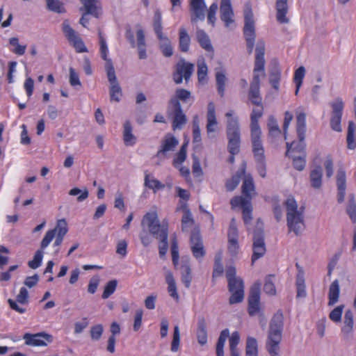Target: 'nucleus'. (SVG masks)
Here are the masks:
<instances>
[{"label": "nucleus", "instance_id": "33", "mask_svg": "<svg viewBox=\"0 0 356 356\" xmlns=\"http://www.w3.org/2000/svg\"><path fill=\"white\" fill-rule=\"evenodd\" d=\"M160 40L159 49L165 57H170L173 54V49L170 39L165 35L158 38Z\"/></svg>", "mask_w": 356, "mask_h": 356}, {"label": "nucleus", "instance_id": "47", "mask_svg": "<svg viewBox=\"0 0 356 356\" xmlns=\"http://www.w3.org/2000/svg\"><path fill=\"white\" fill-rule=\"evenodd\" d=\"M105 70L110 84L118 83L112 60L105 63Z\"/></svg>", "mask_w": 356, "mask_h": 356}, {"label": "nucleus", "instance_id": "53", "mask_svg": "<svg viewBox=\"0 0 356 356\" xmlns=\"http://www.w3.org/2000/svg\"><path fill=\"white\" fill-rule=\"evenodd\" d=\"M118 285V281L116 280H112L108 282L104 287V292L102 293V298L107 299L111 296L115 291Z\"/></svg>", "mask_w": 356, "mask_h": 356}, {"label": "nucleus", "instance_id": "49", "mask_svg": "<svg viewBox=\"0 0 356 356\" xmlns=\"http://www.w3.org/2000/svg\"><path fill=\"white\" fill-rule=\"evenodd\" d=\"M109 92L111 101L120 102L122 92L119 83L111 84Z\"/></svg>", "mask_w": 356, "mask_h": 356}, {"label": "nucleus", "instance_id": "54", "mask_svg": "<svg viewBox=\"0 0 356 356\" xmlns=\"http://www.w3.org/2000/svg\"><path fill=\"white\" fill-rule=\"evenodd\" d=\"M42 250L41 248L38 250L34 254L33 259L28 262L29 268L36 269L41 265L43 257Z\"/></svg>", "mask_w": 356, "mask_h": 356}, {"label": "nucleus", "instance_id": "60", "mask_svg": "<svg viewBox=\"0 0 356 356\" xmlns=\"http://www.w3.org/2000/svg\"><path fill=\"white\" fill-rule=\"evenodd\" d=\"M63 31L70 42H72V40L78 37L74 29L66 21L63 23Z\"/></svg>", "mask_w": 356, "mask_h": 356}, {"label": "nucleus", "instance_id": "50", "mask_svg": "<svg viewBox=\"0 0 356 356\" xmlns=\"http://www.w3.org/2000/svg\"><path fill=\"white\" fill-rule=\"evenodd\" d=\"M47 8L57 13L65 12L63 3L59 0H46Z\"/></svg>", "mask_w": 356, "mask_h": 356}, {"label": "nucleus", "instance_id": "8", "mask_svg": "<svg viewBox=\"0 0 356 356\" xmlns=\"http://www.w3.org/2000/svg\"><path fill=\"white\" fill-rule=\"evenodd\" d=\"M168 112L172 115V128L174 130L181 129L186 123V116L183 113L181 104L177 99H170L168 103Z\"/></svg>", "mask_w": 356, "mask_h": 356}, {"label": "nucleus", "instance_id": "56", "mask_svg": "<svg viewBox=\"0 0 356 356\" xmlns=\"http://www.w3.org/2000/svg\"><path fill=\"white\" fill-rule=\"evenodd\" d=\"M208 68L204 60L197 62V77L200 83L203 82L207 75Z\"/></svg>", "mask_w": 356, "mask_h": 356}, {"label": "nucleus", "instance_id": "39", "mask_svg": "<svg viewBox=\"0 0 356 356\" xmlns=\"http://www.w3.org/2000/svg\"><path fill=\"white\" fill-rule=\"evenodd\" d=\"M343 323H344V325L341 328V331L344 334L348 335V334H350L352 332L353 327V323H354L353 314L350 310H347L346 312L345 315H344Z\"/></svg>", "mask_w": 356, "mask_h": 356}, {"label": "nucleus", "instance_id": "1", "mask_svg": "<svg viewBox=\"0 0 356 356\" xmlns=\"http://www.w3.org/2000/svg\"><path fill=\"white\" fill-rule=\"evenodd\" d=\"M266 44L263 39H258L254 49V67L253 76L250 81L248 90V99L250 102L258 108H253L250 113V141L252 151L255 161H262L265 158L264 148L261 140V129L259 120L263 116L264 108L262 104V97L260 94L261 77L264 78L265 64L264 58Z\"/></svg>", "mask_w": 356, "mask_h": 356}, {"label": "nucleus", "instance_id": "11", "mask_svg": "<svg viewBox=\"0 0 356 356\" xmlns=\"http://www.w3.org/2000/svg\"><path fill=\"white\" fill-rule=\"evenodd\" d=\"M190 244L194 257L197 259H202L206 252L203 245L200 230L198 227H195L191 232Z\"/></svg>", "mask_w": 356, "mask_h": 356}, {"label": "nucleus", "instance_id": "7", "mask_svg": "<svg viewBox=\"0 0 356 356\" xmlns=\"http://www.w3.org/2000/svg\"><path fill=\"white\" fill-rule=\"evenodd\" d=\"M194 68L193 63L186 61L184 58L180 59L176 64L172 74L175 83L180 84L183 82V79L188 83L194 72Z\"/></svg>", "mask_w": 356, "mask_h": 356}, {"label": "nucleus", "instance_id": "6", "mask_svg": "<svg viewBox=\"0 0 356 356\" xmlns=\"http://www.w3.org/2000/svg\"><path fill=\"white\" fill-rule=\"evenodd\" d=\"M68 232L67 223L65 218L60 219L57 221L56 227L47 232L43 239L40 243V248H46L53 238L56 236V240L54 243V247L60 246L63 241V238Z\"/></svg>", "mask_w": 356, "mask_h": 356}, {"label": "nucleus", "instance_id": "14", "mask_svg": "<svg viewBox=\"0 0 356 356\" xmlns=\"http://www.w3.org/2000/svg\"><path fill=\"white\" fill-rule=\"evenodd\" d=\"M257 195V193L255 190L253 178L250 174H246V224L248 220L252 219V211L253 208L251 200Z\"/></svg>", "mask_w": 356, "mask_h": 356}, {"label": "nucleus", "instance_id": "55", "mask_svg": "<svg viewBox=\"0 0 356 356\" xmlns=\"http://www.w3.org/2000/svg\"><path fill=\"white\" fill-rule=\"evenodd\" d=\"M178 243L176 236L172 237L171 242V254L173 264L177 266L179 262V250Z\"/></svg>", "mask_w": 356, "mask_h": 356}, {"label": "nucleus", "instance_id": "5", "mask_svg": "<svg viewBox=\"0 0 356 356\" xmlns=\"http://www.w3.org/2000/svg\"><path fill=\"white\" fill-rule=\"evenodd\" d=\"M261 286L259 280L256 281L250 288L248 300V312L250 316H259L262 327L266 325V318L261 307Z\"/></svg>", "mask_w": 356, "mask_h": 356}, {"label": "nucleus", "instance_id": "27", "mask_svg": "<svg viewBox=\"0 0 356 356\" xmlns=\"http://www.w3.org/2000/svg\"><path fill=\"white\" fill-rule=\"evenodd\" d=\"M197 339L202 346L205 345L207 342V322L203 317L200 318L197 321Z\"/></svg>", "mask_w": 356, "mask_h": 356}, {"label": "nucleus", "instance_id": "41", "mask_svg": "<svg viewBox=\"0 0 356 356\" xmlns=\"http://www.w3.org/2000/svg\"><path fill=\"white\" fill-rule=\"evenodd\" d=\"M305 74V69L303 66L299 67L296 71L293 77V81L296 83L295 95L298 94L300 88L302 83V80Z\"/></svg>", "mask_w": 356, "mask_h": 356}, {"label": "nucleus", "instance_id": "51", "mask_svg": "<svg viewBox=\"0 0 356 356\" xmlns=\"http://www.w3.org/2000/svg\"><path fill=\"white\" fill-rule=\"evenodd\" d=\"M195 223L191 211H186V213H184L181 218V230L182 232H187L188 228L192 227Z\"/></svg>", "mask_w": 356, "mask_h": 356}, {"label": "nucleus", "instance_id": "19", "mask_svg": "<svg viewBox=\"0 0 356 356\" xmlns=\"http://www.w3.org/2000/svg\"><path fill=\"white\" fill-rule=\"evenodd\" d=\"M229 291L232 293L229 299L231 305L241 302L243 300V282L241 279H235V282L232 289L229 287Z\"/></svg>", "mask_w": 356, "mask_h": 356}, {"label": "nucleus", "instance_id": "52", "mask_svg": "<svg viewBox=\"0 0 356 356\" xmlns=\"http://www.w3.org/2000/svg\"><path fill=\"white\" fill-rule=\"evenodd\" d=\"M9 43L10 45L15 47L12 51L17 54L22 56L24 54L26 45H21L19 44V39L17 37H13L9 39Z\"/></svg>", "mask_w": 356, "mask_h": 356}, {"label": "nucleus", "instance_id": "22", "mask_svg": "<svg viewBox=\"0 0 356 356\" xmlns=\"http://www.w3.org/2000/svg\"><path fill=\"white\" fill-rule=\"evenodd\" d=\"M337 186L338 190L337 201L341 203L344 201L346 188V172L343 168H340L337 172Z\"/></svg>", "mask_w": 356, "mask_h": 356}, {"label": "nucleus", "instance_id": "20", "mask_svg": "<svg viewBox=\"0 0 356 356\" xmlns=\"http://www.w3.org/2000/svg\"><path fill=\"white\" fill-rule=\"evenodd\" d=\"M240 181H242L241 193H245V166L241 165L236 174L232 179L227 181L226 188L229 191H234L238 185Z\"/></svg>", "mask_w": 356, "mask_h": 356}, {"label": "nucleus", "instance_id": "45", "mask_svg": "<svg viewBox=\"0 0 356 356\" xmlns=\"http://www.w3.org/2000/svg\"><path fill=\"white\" fill-rule=\"evenodd\" d=\"M216 81L218 92L221 97H223L225 93V82L227 81L225 73L223 72H217L216 74Z\"/></svg>", "mask_w": 356, "mask_h": 356}, {"label": "nucleus", "instance_id": "64", "mask_svg": "<svg viewBox=\"0 0 356 356\" xmlns=\"http://www.w3.org/2000/svg\"><path fill=\"white\" fill-rule=\"evenodd\" d=\"M253 254L252 255L251 261L252 265L254 264L255 261L261 258L266 252V246L261 245L259 247H252Z\"/></svg>", "mask_w": 356, "mask_h": 356}, {"label": "nucleus", "instance_id": "57", "mask_svg": "<svg viewBox=\"0 0 356 356\" xmlns=\"http://www.w3.org/2000/svg\"><path fill=\"white\" fill-rule=\"evenodd\" d=\"M188 142L183 143L179 151L177 154V157L173 161V164L176 166L177 164L182 163L186 159V149Z\"/></svg>", "mask_w": 356, "mask_h": 356}, {"label": "nucleus", "instance_id": "31", "mask_svg": "<svg viewBox=\"0 0 356 356\" xmlns=\"http://www.w3.org/2000/svg\"><path fill=\"white\" fill-rule=\"evenodd\" d=\"M280 79L281 72L278 63L276 62L274 67L270 70L269 82L272 87L277 91L279 90Z\"/></svg>", "mask_w": 356, "mask_h": 356}, {"label": "nucleus", "instance_id": "43", "mask_svg": "<svg viewBox=\"0 0 356 356\" xmlns=\"http://www.w3.org/2000/svg\"><path fill=\"white\" fill-rule=\"evenodd\" d=\"M273 277L274 275H268L265 277L264 291L270 296H275L276 294V288L273 281Z\"/></svg>", "mask_w": 356, "mask_h": 356}, {"label": "nucleus", "instance_id": "26", "mask_svg": "<svg viewBox=\"0 0 356 356\" xmlns=\"http://www.w3.org/2000/svg\"><path fill=\"white\" fill-rule=\"evenodd\" d=\"M123 142L125 146H133L136 143V137L133 134V127L129 120H126L123 124Z\"/></svg>", "mask_w": 356, "mask_h": 356}, {"label": "nucleus", "instance_id": "61", "mask_svg": "<svg viewBox=\"0 0 356 356\" xmlns=\"http://www.w3.org/2000/svg\"><path fill=\"white\" fill-rule=\"evenodd\" d=\"M80 193L81 195L77 197L78 202H82L88 197L89 193L86 188L83 191L78 188H73L69 191V195L72 196L78 195Z\"/></svg>", "mask_w": 356, "mask_h": 356}, {"label": "nucleus", "instance_id": "2", "mask_svg": "<svg viewBox=\"0 0 356 356\" xmlns=\"http://www.w3.org/2000/svg\"><path fill=\"white\" fill-rule=\"evenodd\" d=\"M283 328L284 316L282 312L279 310L273 315L269 325L266 347L270 356L279 355Z\"/></svg>", "mask_w": 356, "mask_h": 356}, {"label": "nucleus", "instance_id": "59", "mask_svg": "<svg viewBox=\"0 0 356 356\" xmlns=\"http://www.w3.org/2000/svg\"><path fill=\"white\" fill-rule=\"evenodd\" d=\"M145 186L151 189H161L164 188V185L162 184L159 180L155 179H149V175L146 174L145 176Z\"/></svg>", "mask_w": 356, "mask_h": 356}, {"label": "nucleus", "instance_id": "40", "mask_svg": "<svg viewBox=\"0 0 356 356\" xmlns=\"http://www.w3.org/2000/svg\"><path fill=\"white\" fill-rule=\"evenodd\" d=\"M240 341V335L238 332H234L229 339V349L231 356H240L239 352L236 348Z\"/></svg>", "mask_w": 356, "mask_h": 356}, {"label": "nucleus", "instance_id": "16", "mask_svg": "<svg viewBox=\"0 0 356 356\" xmlns=\"http://www.w3.org/2000/svg\"><path fill=\"white\" fill-rule=\"evenodd\" d=\"M234 16L231 0H221L220 3V17L227 28L230 27L234 22Z\"/></svg>", "mask_w": 356, "mask_h": 356}, {"label": "nucleus", "instance_id": "17", "mask_svg": "<svg viewBox=\"0 0 356 356\" xmlns=\"http://www.w3.org/2000/svg\"><path fill=\"white\" fill-rule=\"evenodd\" d=\"M205 8L204 0H191L190 9L193 12L191 22H196L197 20H204L205 18Z\"/></svg>", "mask_w": 356, "mask_h": 356}, {"label": "nucleus", "instance_id": "48", "mask_svg": "<svg viewBox=\"0 0 356 356\" xmlns=\"http://www.w3.org/2000/svg\"><path fill=\"white\" fill-rule=\"evenodd\" d=\"M346 212L353 223L356 222V202L354 195H350Z\"/></svg>", "mask_w": 356, "mask_h": 356}, {"label": "nucleus", "instance_id": "10", "mask_svg": "<svg viewBox=\"0 0 356 356\" xmlns=\"http://www.w3.org/2000/svg\"><path fill=\"white\" fill-rule=\"evenodd\" d=\"M306 115L305 113H300L296 116V131L299 143L292 149L293 152L301 153L302 155H306L305 149V132H306Z\"/></svg>", "mask_w": 356, "mask_h": 356}, {"label": "nucleus", "instance_id": "15", "mask_svg": "<svg viewBox=\"0 0 356 356\" xmlns=\"http://www.w3.org/2000/svg\"><path fill=\"white\" fill-rule=\"evenodd\" d=\"M24 339L26 345L33 346H47V342L51 343L53 340L51 335L44 332L33 334L26 333L24 335Z\"/></svg>", "mask_w": 356, "mask_h": 356}, {"label": "nucleus", "instance_id": "24", "mask_svg": "<svg viewBox=\"0 0 356 356\" xmlns=\"http://www.w3.org/2000/svg\"><path fill=\"white\" fill-rule=\"evenodd\" d=\"M266 246L264 232V223L258 219L253 230L252 247Z\"/></svg>", "mask_w": 356, "mask_h": 356}, {"label": "nucleus", "instance_id": "32", "mask_svg": "<svg viewBox=\"0 0 356 356\" xmlns=\"http://www.w3.org/2000/svg\"><path fill=\"white\" fill-rule=\"evenodd\" d=\"M217 124V120L215 114V106L213 103L210 102L208 105L207 112V130L208 133L213 132L215 131L214 127Z\"/></svg>", "mask_w": 356, "mask_h": 356}, {"label": "nucleus", "instance_id": "35", "mask_svg": "<svg viewBox=\"0 0 356 356\" xmlns=\"http://www.w3.org/2000/svg\"><path fill=\"white\" fill-rule=\"evenodd\" d=\"M267 127L268 129V136L271 138H275L281 134V129L278 126L277 120L273 115H270L268 119Z\"/></svg>", "mask_w": 356, "mask_h": 356}, {"label": "nucleus", "instance_id": "63", "mask_svg": "<svg viewBox=\"0 0 356 356\" xmlns=\"http://www.w3.org/2000/svg\"><path fill=\"white\" fill-rule=\"evenodd\" d=\"M104 327L101 324H98L91 327L90 328V337L92 340L98 341L101 339L103 334Z\"/></svg>", "mask_w": 356, "mask_h": 356}, {"label": "nucleus", "instance_id": "4", "mask_svg": "<svg viewBox=\"0 0 356 356\" xmlns=\"http://www.w3.org/2000/svg\"><path fill=\"white\" fill-rule=\"evenodd\" d=\"M141 227L157 239L161 237L165 238L168 236V223L165 221L161 223L158 214L155 211L148 212L143 216Z\"/></svg>", "mask_w": 356, "mask_h": 356}, {"label": "nucleus", "instance_id": "9", "mask_svg": "<svg viewBox=\"0 0 356 356\" xmlns=\"http://www.w3.org/2000/svg\"><path fill=\"white\" fill-rule=\"evenodd\" d=\"M255 21L250 8L246 6V48L249 54L253 51L256 38Z\"/></svg>", "mask_w": 356, "mask_h": 356}, {"label": "nucleus", "instance_id": "3", "mask_svg": "<svg viewBox=\"0 0 356 356\" xmlns=\"http://www.w3.org/2000/svg\"><path fill=\"white\" fill-rule=\"evenodd\" d=\"M286 209L287 227L289 232L300 235L305 228L304 220V207L298 209V204L293 197H289L284 202Z\"/></svg>", "mask_w": 356, "mask_h": 356}, {"label": "nucleus", "instance_id": "30", "mask_svg": "<svg viewBox=\"0 0 356 356\" xmlns=\"http://www.w3.org/2000/svg\"><path fill=\"white\" fill-rule=\"evenodd\" d=\"M340 293V286L339 282L338 280H335L333 281L330 287H329V293H328V305L332 306L335 303H337L339 300Z\"/></svg>", "mask_w": 356, "mask_h": 356}, {"label": "nucleus", "instance_id": "34", "mask_svg": "<svg viewBox=\"0 0 356 356\" xmlns=\"http://www.w3.org/2000/svg\"><path fill=\"white\" fill-rule=\"evenodd\" d=\"M296 286L297 290V298H305L307 296V291L304 273L302 271H300L296 275Z\"/></svg>", "mask_w": 356, "mask_h": 356}, {"label": "nucleus", "instance_id": "25", "mask_svg": "<svg viewBox=\"0 0 356 356\" xmlns=\"http://www.w3.org/2000/svg\"><path fill=\"white\" fill-rule=\"evenodd\" d=\"M323 168L320 165H316L309 174L311 186L315 189H319L322 186Z\"/></svg>", "mask_w": 356, "mask_h": 356}, {"label": "nucleus", "instance_id": "38", "mask_svg": "<svg viewBox=\"0 0 356 356\" xmlns=\"http://www.w3.org/2000/svg\"><path fill=\"white\" fill-rule=\"evenodd\" d=\"M229 337V331L228 329L222 330L216 344L217 356H224V346L227 339Z\"/></svg>", "mask_w": 356, "mask_h": 356}, {"label": "nucleus", "instance_id": "23", "mask_svg": "<svg viewBox=\"0 0 356 356\" xmlns=\"http://www.w3.org/2000/svg\"><path fill=\"white\" fill-rule=\"evenodd\" d=\"M276 19L280 24H287L289 22L286 14L289 10L288 0H276Z\"/></svg>", "mask_w": 356, "mask_h": 356}, {"label": "nucleus", "instance_id": "42", "mask_svg": "<svg viewBox=\"0 0 356 356\" xmlns=\"http://www.w3.org/2000/svg\"><path fill=\"white\" fill-rule=\"evenodd\" d=\"M230 204L232 209L238 207L241 210L242 218L245 221V193L241 196H235L233 197Z\"/></svg>", "mask_w": 356, "mask_h": 356}, {"label": "nucleus", "instance_id": "62", "mask_svg": "<svg viewBox=\"0 0 356 356\" xmlns=\"http://www.w3.org/2000/svg\"><path fill=\"white\" fill-rule=\"evenodd\" d=\"M180 342V333L178 325H175L174 327L173 339L171 343V350L172 352H177L179 348Z\"/></svg>", "mask_w": 356, "mask_h": 356}, {"label": "nucleus", "instance_id": "21", "mask_svg": "<svg viewBox=\"0 0 356 356\" xmlns=\"http://www.w3.org/2000/svg\"><path fill=\"white\" fill-rule=\"evenodd\" d=\"M179 269L181 275V282L184 283L186 288L188 289L193 279L189 258L183 257L181 259Z\"/></svg>", "mask_w": 356, "mask_h": 356}, {"label": "nucleus", "instance_id": "13", "mask_svg": "<svg viewBox=\"0 0 356 356\" xmlns=\"http://www.w3.org/2000/svg\"><path fill=\"white\" fill-rule=\"evenodd\" d=\"M178 140L172 135L168 134L165 136L164 138L161 140V146L155 155V157L159 160H163L167 157L168 152H172L178 145Z\"/></svg>", "mask_w": 356, "mask_h": 356}, {"label": "nucleus", "instance_id": "18", "mask_svg": "<svg viewBox=\"0 0 356 356\" xmlns=\"http://www.w3.org/2000/svg\"><path fill=\"white\" fill-rule=\"evenodd\" d=\"M83 6L80 11L91 15L95 18H99L102 15V8L99 0H80Z\"/></svg>", "mask_w": 356, "mask_h": 356}, {"label": "nucleus", "instance_id": "36", "mask_svg": "<svg viewBox=\"0 0 356 356\" xmlns=\"http://www.w3.org/2000/svg\"><path fill=\"white\" fill-rule=\"evenodd\" d=\"M227 137L229 152L232 155L237 154L239 152L240 134L227 135Z\"/></svg>", "mask_w": 356, "mask_h": 356}, {"label": "nucleus", "instance_id": "58", "mask_svg": "<svg viewBox=\"0 0 356 356\" xmlns=\"http://www.w3.org/2000/svg\"><path fill=\"white\" fill-rule=\"evenodd\" d=\"M343 308L344 305H341L332 309L329 314V318L330 320L334 323L340 322L341 320Z\"/></svg>", "mask_w": 356, "mask_h": 356}, {"label": "nucleus", "instance_id": "44", "mask_svg": "<svg viewBox=\"0 0 356 356\" xmlns=\"http://www.w3.org/2000/svg\"><path fill=\"white\" fill-rule=\"evenodd\" d=\"M232 114L231 112H228L226 113V116L229 118L227 122V135H238L239 134L238 126L237 120L232 118Z\"/></svg>", "mask_w": 356, "mask_h": 356}, {"label": "nucleus", "instance_id": "46", "mask_svg": "<svg viewBox=\"0 0 356 356\" xmlns=\"http://www.w3.org/2000/svg\"><path fill=\"white\" fill-rule=\"evenodd\" d=\"M258 345L257 340L253 337H248L246 341V355L257 356Z\"/></svg>", "mask_w": 356, "mask_h": 356}, {"label": "nucleus", "instance_id": "37", "mask_svg": "<svg viewBox=\"0 0 356 356\" xmlns=\"http://www.w3.org/2000/svg\"><path fill=\"white\" fill-rule=\"evenodd\" d=\"M165 281L168 284V291L170 296L175 300H178L179 297L177 291L175 280L172 273H168L166 275Z\"/></svg>", "mask_w": 356, "mask_h": 356}, {"label": "nucleus", "instance_id": "28", "mask_svg": "<svg viewBox=\"0 0 356 356\" xmlns=\"http://www.w3.org/2000/svg\"><path fill=\"white\" fill-rule=\"evenodd\" d=\"M196 38L202 48L209 52H213V47L211 43V40L204 31L197 29L196 31Z\"/></svg>", "mask_w": 356, "mask_h": 356}, {"label": "nucleus", "instance_id": "12", "mask_svg": "<svg viewBox=\"0 0 356 356\" xmlns=\"http://www.w3.org/2000/svg\"><path fill=\"white\" fill-rule=\"evenodd\" d=\"M332 116L330 119V127L335 131H341V121L342 118V112L343 109V102L341 99H337L331 103Z\"/></svg>", "mask_w": 356, "mask_h": 356}, {"label": "nucleus", "instance_id": "29", "mask_svg": "<svg viewBox=\"0 0 356 356\" xmlns=\"http://www.w3.org/2000/svg\"><path fill=\"white\" fill-rule=\"evenodd\" d=\"M191 44V38L184 27H181L179 31V48L182 52H188Z\"/></svg>", "mask_w": 356, "mask_h": 356}]
</instances>
